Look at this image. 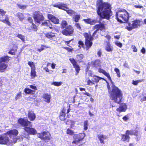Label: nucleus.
Listing matches in <instances>:
<instances>
[{
    "mask_svg": "<svg viewBox=\"0 0 146 146\" xmlns=\"http://www.w3.org/2000/svg\"><path fill=\"white\" fill-rule=\"evenodd\" d=\"M98 14L102 18L109 19L112 14L111 11V5L107 3L103 2L102 0H99L97 3Z\"/></svg>",
    "mask_w": 146,
    "mask_h": 146,
    "instance_id": "1",
    "label": "nucleus"
},
{
    "mask_svg": "<svg viewBox=\"0 0 146 146\" xmlns=\"http://www.w3.org/2000/svg\"><path fill=\"white\" fill-rule=\"evenodd\" d=\"M98 72L103 74L108 78L112 84V90L110 91V87L109 84L107 85V88L109 90V93L111 95L113 100H115L117 98H119V100H121V98L122 96L121 91L117 88L113 84L109 74L106 72L105 70L101 68L98 69Z\"/></svg>",
    "mask_w": 146,
    "mask_h": 146,
    "instance_id": "2",
    "label": "nucleus"
},
{
    "mask_svg": "<svg viewBox=\"0 0 146 146\" xmlns=\"http://www.w3.org/2000/svg\"><path fill=\"white\" fill-rule=\"evenodd\" d=\"M18 122L22 126L24 127V129L28 133L27 135L25 134V132L23 133V136L24 137L28 138L29 134L34 135L36 133V130L35 129L31 127L32 125L31 123L29 121L20 118L18 120Z\"/></svg>",
    "mask_w": 146,
    "mask_h": 146,
    "instance_id": "3",
    "label": "nucleus"
},
{
    "mask_svg": "<svg viewBox=\"0 0 146 146\" xmlns=\"http://www.w3.org/2000/svg\"><path fill=\"white\" fill-rule=\"evenodd\" d=\"M116 17L117 21L120 23L127 22L129 17L128 12L124 9L118 11L116 13Z\"/></svg>",
    "mask_w": 146,
    "mask_h": 146,
    "instance_id": "4",
    "label": "nucleus"
},
{
    "mask_svg": "<svg viewBox=\"0 0 146 146\" xmlns=\"http://www.w3.org/2000/svg\"><path fill=\"white\" fill-rule=\"evenodd\" d=\"M6 13L3 9H0V21L10 26L11 23L9 21V15H5Z\"/></svg>",
    "mask_w": 146,
    "mask_h": 146,
    "instance_id": "5",
    "label": "nucleus"
},
{
    "mask_svg": "<svg viewBox=\"0 0 146 146\" xmlns=\"http://www.w3.org/2000/svg\"><path fill=\"white\" fill-rule=\"evenodd\" d=\"M10 57L5 56L0 57V71H3L5 69L7 65L5 62H7L10 60Z\"/></svg>",
    "mask_w": 146,
    "mask_h": 146,
    "instance_id": "6",
    "label": "nucleus"
},
{
    "mask_svg": "<svg viewBox=\"0 0 146 146\" xmlns=\"http://www.w3.org/2000/svg\"><path fill=\"white\" fill-rule=\"evenodd\" d=\"M83 35L85 38V44L86 46V49L87 50L92 44V42L91 41L93 40V38L91 35L86 33H84Z\"/></svg>",
    "mask_w": 146,
    "mask_h": 146,
    "instance_id": "7",
    "label": "nucleus"
},
{
    "mask_svg": "<svg viewBox=\"0 0 146 146\" xmlns=\"http://www.w3.org/2000/svg\"><path fill=\"white\" fill-rule=\"evenodd\" d=\"M37 136L46 142H48L51 138L50 134L47 131H44L41 133H38L37 134Z\"/></svg>",
    "mask_w": 146,
    "mask_h": 146,
    "instance_id": "8",
    "label": "nucleus"
},
{
    "mask_svg": "<svg viewBox=\"0 0 146 146\" xmlns=\"http://www.w3.org/2000/svg\"><path fill=\"white\" fill-rule=\"evenodd\" d=\"M53 6L66 11L67 13L71 16H72L73 13V11L72 10L68 9V8L67 7L66 5L62 3H57L53 5Z\"/></svg>",
    "mask_w": 146,
    "mask_h": 146,
    "instance_id": "9",
    "label": "nucleus"
},
{
    "mask_svg": "<svg viewBox=\"0 0 146 146\" xmlns=\"http://www.w3.org/2000/svg\"><path fill=\"white\" fill-rule=\"evenodd\" d=\"M85 136L84 133L74 135V143L76 144L82 141Z\"/></svg>",
    "mask_w": 146,
    "mask_h": 146,
    "instance_id": "10",
    "label": "nucleus"
},
{
    "mask_svg": "<svg viewBox=\"0 0 146 146\" xmlns=\"http://www.w3.org/2000/svg\"><path fill=\"white\" fill-rule=\"evenodd\" d=\"M33 17L35 21L38 23H40L44 19L42 14L39 11L35 13Z\"/></svg>",
    "mask_w": 146,
    "mask_h": 146,
    "instance_id": "11",
    "label": "nucleus"
},
{
    "mask_svg": "<svg viewBox=\"0 0 146 146\" xmlns=\"http://www.w3.org/2000/svg\"><path fill=\"white\" fill-rule=\"evenodd\" d=\"M66 110H67V113H68L70 111V110L68 108V106L66 108L65 107L64 108L60 113L59 117L60 119L61 120L63 121L65 119V117Z\"/></svg>",
    "mask_w": 146,
    "mask_h": 146,
    "instance_id": "12",
    "label": "nucleus"
},
{
    "mask_svg": "<svg viewBox=\"0 0 146 146\" xmlns=\"http://www.w3.org/2000/svg\"><path fill=\"white\" fill-rule=\"evenodd\" d=\"M9 142V137L5 135H0V144L5 145Z\"/></svg>",
    "mask_w": 146,
    "mask_h": 146,
    "instance_id": "13",
    "label": "nucleus"
},
{
    "mask_svg": "<svg viewBox=\"0 0 146 146\" xmlns=\"http://www.w3.org/2000/svg\"><path fill=\"white\" fill-rule=\"evenodd\" d=\"M18 133V131L16 129H14L8 131L6 135H9L11 138H14V137H16Z\"/></svg>",
    "mask_w": 146,
    "mask_h": 146,
    "instance_id": "14",
    "label": "nucleus"
},
{
    "mask_svg": "<svg viewBox=\"0 0 146 146\" xmlns=\"http://www.w3.org/2000/svg\"><path fill=\"white\" fill-rule=\"evenodd\" d=\"M127 109V106L124 103L120 104L119 107L116 109V110L119 113L125 112Z\"/></svg>",
    "mask_w": 146,
    "mask_h": 146,
    "instance_id": "15",
    "label": "nucleus"
},
{
    "mask_svg": "<svg viewBox=\"0 0 146 146\" xmlns=\"http://www.w3.org/2000/svg\"><path fill=\"white\" fill-rule=\"evenodd\" d=\"M45 36L50 40H55L56 37L55 34L51 32L44 33Z\"/></svg>",
    "mask_w": 146,
    "mask_h": 146,
    "instance_id": "16",
    "label": "nucleus"
},
{
    "mask_svg": "<svg viewBox=\"0 0 146 146\" xmlns=\"http://www.w3.org/2000/svg\"><path fill=\"white\" fill-rule=\"evenodd\" d=\"M86 74H88L90 76H91L93 78V80H94V82H96V83L98 82L100 80L102 79V78L99 77L94 76H92V72L90 70H88L86 71Z\"/></svg>",
    "mask_w": 146,
    "mask_h": 146,
    "instance_id": "17",
    "label": "nucleus"
},
{
    "mask_svg": "<svg viewBox=\"0 0 146 146\" xmlns=\"http://www.w3.org/2000/svg\"><path fill=\"white\" fill-rule=\"evenodd\" d=\"M47 17L48 19L54 23L56 24L59 23V20L52 15L49 14L48 15Z\"/></svg>",
    "mask_w": 146,
    "mask_h": 146,
    "instance_id": "18",
    "label": "nucleus"
},
{
    "mask_svg": "<svg viewBox=\"0 0 146 146\" xmlns=\"http://www.w3.org/2000/svg\"><path fill=\"white\" fill-rule=\"evenodd\" d=\"M104 25L102 24H100L99 25H97L95 26L94 27V29H97V30L96 31H95L94 33H93V36L96 34V31L98 30L99 29H100L101 30H102L104 29Z\"/></svg>",
    "mask_w": 146,
    "mask_h": 146,
    "instance_id": "19",
    "label": "nucleus"
},
{
    "mask_svg": "<svg viewBox=\"0 0 146 146\" xmlns=\"http://www.w3.org/2000/svg\"><path fill=\"white\" fill-rule=\"evenodd\" d=\"M28 117L30 120L33 121L35 119L36 115L33 112L31 111L29 112Z\"/></svg>",
    "mask_w": 146,
    "mask_h": 146,
    "instance_id": "20",
    "label": "nucleus"
},
{
    "mask_svg": "<svg viewBox=\"0 0 146 146\" xmlns=\"http://www.w3.org/2000/svg\"><path fill=\"white\" fill-rule=\"evenodd\" d=\"M74 68L76 71L75 74L77 75L80 70V68L79 66L76 64L75 61L74 59Z\"/></svg>",
    "mask_w": 146,
    "mask_h": 146,
    "instance_id": "21",
    "label": "nucleus"
},
{
    "mask_svg": "<svg viewBox=\"0 0 146 146\" xmlns=\"http://www.w3.org/2000/svg\"><path fill=\"white\" fill-rule=\"evenodd\" d=\"M98 138L100 141V142L102 143H104V141L107 139V136L102 135H99L98 136Z\"/></svg>",
    "mask_w": 146,
    "mask_h": 146,
    "instance_id": "22",
    "label": "nucleus"
},
{
    "mask_svg": "<svg viewBox=\"0 0 146 146\" xmlns=\"http://www.w3.org/2000/svg\"><path fill=\"white\" fill-rule=\"evenodd\" d=\"M107 43V44L105 47L106 50L108 52L112 51L113 49V46L110 44L109 42H108Z\"/></svg>",
    "mask_w": 146,
    "mask_h": 146,
    "instance_id": "23",
    "label": "nucleus"
},
{
    "mask_svg": "<svg viewBox=\"0 0 146 146\" xmlns=\"http://www.w3.org/2000/svg\"><path fill=\"white\" fill-rule=\"evenodd\" d=\"M41 25L44 26L48 27L50 29H52L53 28L52 27V25L50 24V21L48 20L44 21L41 24Z\"/></svg>",
    "mask_w": 146,
    "mask_h": 146,
    "instance_id": "24",
    "label": "nucleus"
},
{
    "mask_svg": "<svg viewBox=\"0 0 146 146\" xmlns=\"http://www.w3.org/2000/svg\"><path fill=\"white\" fill-rule=\"evenodd\" d=\"M84 21L85 22L88 23L90 24L91 25H93L94 23L96 22V20L90 19H84Z\"/></svg>",
    "mask_w": 146,
    "mask_h": 146,
    "instance_id": "25",
    "label": "nucleus"
},
{
    "mask_svg": "<svg viewBox=\"0 0 146 146\" xmlns=\"http://www.w3.org/2000/svg\"><path fill=\"white\" fill-rule=\"evenodd\" d=\"M24 92L26 94H34L35 93L34 90H32L29 88H25L24 90Z\"/></svg>",
    "mask_w": 146,
    "mask_h": 146,
    "instance_id": "26",
    "label": "nucleus"
},
{
    "mask_svg": "<svg viewBox=\"0 0 146 146\" xmlns=\"http://www.w3.org/2000/svg\"><path fill=\"white\" fill-rule=\"evenodd\" d=\"M121 136V140L122 141L129 142L130 137L127 134H126V135H122Z\"/></svg>",
    "mask_w": 146,
    "mask_h": 146,
    "instance_id": "27",
    "label": "nucleus"
},
{
    "mask_svg": "<svg viewBox=\"0 0 146 146\" xmlns=\"http://www.w3.org/2000/svg\"><path fill=\"white\" fill-rule=\"evenodd\" d=\"M125 28L129 31H131L133 29L135 28V26L134 25L133 23L131 24L129 23L128 26H126Z\"/></svg>",
    "mask_w": 146,
    "mask_h": 146,
    "instance_id": "28",
    "label": "nucleus"
},
{
    "mask_svg": "<svg viewBox=\"0 0 146 146\" xmlns=\"http://www.w3.org/2000/svg\"><path fill=\"white\" fill-rule=\"evenodd\" d=\"M92 63L94 64V66L96 67L100 66H101V62L100 60H96L95 62H93Z\"/></svg>",
    "mask_w": 146,
    "mask_h": 146,
    "instance_id": "29",
    "label": "nucleus"
},
{
    "mask_svg": "<svg viewBox=\"0 0 146 146\" xmlns=\"http://www.w3.org/2000/svg\"><path fill=\"white\" fill-rule=\"evenodd\" d=\"M43 98L47 100H50L51 96L48 93H45L43 94Z\"/></svg>",
    "mask_w": 146,
    "mask_h": 146,
    "instance_id": "30",
    "label": "nucleus"
},
{
    "mask_svg": "<svg viewBox=\"0 0 146 146\" xmlns=\"http://www.w3.org/2000/svg\"><path fill=\"white\" fill-rule=\"evenodd\" d=\"M140 21L139 20H135L133 22V24L135 26V28L140 26Z\"/></svg>",
    "mask_w": 146,
    "mask_h": 146,
    "instance_id": "31",
    "label": "nucleus"
},
{
    "mask_svg": "<svg viewBox=\"0 0 146 146\" xmlns=\"http://www.w3.org/2000/svg\"><path fill=\"white\" fill-rule=\"evenodd\" d=\"M62 84V82H51V85H53L54 86H61Z\"/></svg>",
    "mask_w": 146,
    "mask_h": 146,
    "instance_id": "32",
    "label": "nucleus"
},
{
    "mask_svg": "<svg viewBox=\"0 0 146 146\" xmlns=\"http://www.w3.org/2000/svg\"><path fill=\"white\" fill-rule=\"evenodd\" d=\"M86 81L87 82V84L88 85L92 86L94 84V80L92 79V80H90L89 78L86 79Z\"/></svg>",
    "mask_w": 146,
    "mask_h": 146,
    "instance_id": "33",
    "label": "nucleus"
},
{
    "mask_svg": "<svg viewBox=\"0 0 146 146\" xmlns=\"http://www.w3.org/2000/svg\"><path fill=\"white\" fill-rule=\"evenodd\" d=\"M17 16L19 19L20 21H22L24 19V17L22 13H18L17 14Z\"/></svg>",
    "mask_w": 146,
    "mask_h": 146,
    "instance_id": "34",
    "label": "nucleus"
},
{
    "mask_svg": "<svg viewBox=\"0 0 146 146\" xmlns=\"http://www.w3.org/2000/svg\"><path fill=\"white\" fill-rule=\"evenodd\" d=\"M62 33L65 35H70L72 33L71 32L67 30V29H64L62 31Z\"/></svg>",
    "mask_w": 146,
    "mask_h": 146,
    "instance_id": "35",
    "label": "nucleus"
},
{
    "mask_svg": "<svg viewBox=\"0 0 146 146\" xmlns=\"http://www.w3.org/2000/svg\"><path fill=\"white\" fill-rule=\"evenodd\" d=\"M143 81L144 80L143 79L139 80L136 81L133 80L132 84L134 85H137L139 83L142 82H143Z\"/></svg>",
    "mask_w": 146,
    "mask_h": 146,
    "instance_id": "36",
    "label": "nucleus"
},
{
    "mask_svg": "<svg viewBox=\"0 0 146 146\" xmlns=\"http://www.w3.org/2000/svg\"><path fill=\"white\" fill-rule=\"evenodd\" d=\"M31 76L32 78H34L36 76V72L35 70H31Z\"/></svg>",
    "mask_w": 146,
    "mask_h": 146,
    "instance_id": "37",
    "label": "nucleus"
},
{
    "mask_svg": "<svg viewBox=\"0 0 146 146\" xmlns=\"http://www.w3.org/2000/svg\"><path fill=\"white\" fill-rule=\"evenodd\" d=\"M28 64L30 66L31 70H35V65L33 62H28Z\"/></svg>",
    "mask_w": 146,
    "mask_h": 146,
    "instance_id": "38",
    "label": "nucleus"
},
{
    "mask_svg": "<svg viewBox=\"0 0 146 146\" xmlns=\"http://www.w3.org/2000/svg\"><path fill=\"white\" fill-rule=\"evenodd\" d=\"M88 121L87 120L85 121L84 122V129L86 130L88 129Z\"/></svg>",
    "mask_w": 146,
    "mask_h": 146,
    "instance_id": "39",
    "label": "nucleus"
},
{
    "mask_svg": "<svg viewBox=\"0 0 146 146\" xmlns=\"http://www.w3.org/2000/svg\"><path fill=\"white\" fill-rule=\"evenodd\" d=\"M74 14L75 15V17H74V21L76 22H77L80 19V16L79 15H76L75 13H74Z\"/></svg>",
    "mask_w": 146,
    "mask_h": 146,
    "instance_id": "40",
    "label": "nucleus"
},
{
    "mask_svg": "<svg viewBox=\"0 0 146 146\" xmlns=\"http://www.w3.org/2000/svg\"><path fill=\"white\" fill-rule=\"evenodd\" d=\"M31 28L30 30H31L33 31H37V29L36 26L33 23L31 24Z\"/></svg>",
    "mask_w": 146,
    "mask_h": 146,
    "instance_id": "41",
    "label": "nucleus"
},
{
    "mask_svg": "<svg viewBox=\"0 0 146 146\" xmlns=\"http://www.w3.org/2000/svg\"><path fill=\"white\" fill-rule=\"evenodd\" d=\"M41 47L40 48H39L37 49V50L39 52H40L41 51H42L44 49V47H46L48 48L49 47L46 46V45H41Z\"/></svg>",
    "mask_w": 146,
    "mask_h": 146,
    "instance_id": "42",
    "label": "nucleus"
},
{
    "mask_svg": "<svg viewBox=\"0 0 146 146\" xmlns=\"http://www.w3.org/2000/svg\"><path fill=\"white\" fill-rule=\"evenodd\" d=\"M76 58L78 60L80 61L83 59V55L82 54H80L76 56Z\"/></svg>",
    "mask_w": 146,
    "mask_h": 146,
    "instance_id": "43",
    "label": "nucleus"
},
{
    "mask_svg": "<svg viewBox=\"0 0 146 146\" xmlns=\"http://www.w3.org/2000/svg\"><path fill=\"white\" fill-rule=\"evenodd\" d=\"M114 70L116 72L117 76L119 78L120 77V74L119 69L117 68H115Z\"/></svg>",
    "mask_w": 146,
    "mask_h": 146,
    "instance_id": "44",
    "label": "nucleus"
},
{
    "mask_svg": "<svg viewBox=\"0 0 146 146\" xmlns=\"http://www.w3.org/2000/svg\"><path fill=\"white\" fill-rule=\"evenodd\" d=\"M17 5L19 8L23 9H25L27 6L26 5H21V4H17Z\"/></svg>",
    "mask_w": 146,
    "mask_h": 146,
    "instance_id": "45",
    "label": "nucleus"
},
{
    "mask_svg": "<svg viewBox=\"0 0 146 146\" xmlns=\"http://www.w3.org/2000/svg\"><path fill=\"white\" fill-rule=\"evenodd\" d=\"M17 36L19 38H20L23 41H24L25 37L24 36H23L21 34H19L17 35Z\"/></svg>",
    "mask_w": 146,
    "mask_h": 146,
    "instance_id": "46",
    "label": "nucleus"
},
{
    "mask_svg": "<svg viewBox=\"0 0 146 146\" xmlns=\"http://www.w3.org/2000/svg\"><path fill=\"white\" fill-rule=\"evenodd\" d=\"M67 25V23L66 21H63L62 22L61 25L63 28H66V26Z\"/></svg>",
    "mask_w": 146,
    "mask_h": 146,
    "instance_id": "47",
    "label": "nucleus"
},
{
    "mask_svg": "<svg viewBox=\"0 0 146 146\" xmlns=\"http://www.w3.org/2000/svg\"><path fill=\"white\" fill-rule=\"evenodd\" d=\"M56 65V64L54 63L51 64L50 63H48L47 65V67H48V66H51V67L52 68V69H54L55 68Z\"/></svg>",
    "mask_w": 146,
    "mask_h": 146,
    "instance_id": "48",
    "label": "nucleus"
},
{
    "mask_svg": "<svg viewBox=\"0 0 146 146\" xmlns=\"http://www.w3.org/2000/svg\"><path fill=\"white\" fill-rule=\"evenodd\" d=\"M66 133L68 134L72 135L73 134V131L70 129H67Z\"/></svg>",
    "mask_w": 146,
    "mask_h": 146,
    "instance_id": "49",
    "label": "nucleus"
},
{
    "mask_svg": "<svg viewBox=\"0 0 146 146\" xmlns=\"http://www.w3.org/2000/svg\"><path fill=\"white\" fill-rule=\"evenodd\" d=\"M126 134H127L128 135H134V131H133L127 130L126 131Z\"/></svg>",
    "mask_w": 146,
    "mask_h": 146,
    "instance_id": "50",
    "label": "nucleus"
},
{
    "mask_svg": "<svg viewBox=\"0 0 146 146\" xmlns=\"http://www.w3.org/2000/svg\"><path fill=\"white\" fill-rule=\"evenodd\" d=\"M131 48L133 49V52H137V50L135 46L134 45H132L131 47Z\"/></svg>",
    "mask_w": 146,
    "mask_h": 146,
    "instance_id": "51",
    "label": "nucleus"
},
{
    "mask_svg": "<svg viewBox=\"0 0 146 146\" xmlns=\"http://www.w3.org/2000/svg\"><path fill=\"white\" fill-rule=\"evenodd\" d=\"M21 92H19L18 94L16 96V100L19 99V98H21Z\"/></svg>",
    "mask_w": 146,
    "mask_h": 146,
    "instance_id": "52",
    "label": "nucleus"
},
{
    "mask_svg": "<svg viewBox=\"0 0 146 146\" xmlns=\"http://www.w3.org/2000/svg\"><path fill=\"white\" fill-rule=\"evenodd\" d=\"M115 44L117 46H118L120 47H121L122 46V44L119 42L116 41L115 42Z\"/></svg>",
    "mask_w": 146,
    "mask_h": 146,
    "instance_id": "53",
    "label": "nucleus"
},
{
    "mask_svg": "<svg viewBox=\"0 0 146 146\" xmlns=\"http://www.w3.org/2000/svg\"><path fill=\"white\" fill-rule=\"evenodd\" d=\"M78 44L79 45H78V46L79 47V48H80L81 46H82L84 44L82 41H79L78 42Z\"/></svg>",
    "mask_w": 146,
    "mask_h": 146,
    "instance_id": "54",
    "label": "nucleus"
},
{
    "mask_svg": "<svg viewBox=\"0 0 146 146\" xmlns=\"http://www.w3.org/2000/svg\"><path fill=\"white\" fill-rule=\"evenodd\" d=\"M30 87L33 89L34 90H37V88L36 86H33V85H30Z\"/></svg>",
    "mask_w": 146,
    "mask_h": 146,
    "instance_id": "55",
    "label": "nucleus"
},
{
    "mask_svg": "<svg viewBox=\"0 0 146 146\" xmlns=\"http://www.w3.org/2000/svg\"><path fill=\"white\" fill-rule=\"evenodd\" d=\"M9 53L12 55H14L15 54V52L14 51H13V49L10 50L9 52Z\"/></svg>",
    "mask_w": 146,
    "mask_h": 146,
    "instance_id": "56",
    "label": "nucleus"
},
{
    "mask_svg": "<svg viewBox=\"0 0 146 146\" xmlns=\"http://www.w3.org/2000/svg\"><path fill=\"white\" fill-rule=\"evenodd\" d=\"M71 42H72V40L70 41H69L67 42H66V43H67V44H68V45L70 47H72V44H70V43H71Z\"/></svg>",
    "mask_w": 146,
    "mask_h": 146,
    "instance_id": "57",
    "label": "nucleus"
},
{
    "mask_svg": "<svg viewBox=\"0 0 146 146\" xmlns=\"http://www.w3.org/2000/svg\"><path fill=\"white\" fill-rule=\"evenodd\" d=\"M141 52L143 54H145L146 52L145 49L144 47H143L142 48L141 50Z\"/></svg>",
    "mask_w": 146,
    "mask_h": 146,
    "instance_id": "58",
    "label": "nucleus"
},
{
    "mask_svg": "<svg viewBox=\"0 0 146 146\" xmlns=\"http://www.w3.org/2000/svg\"><path fill=\"white\" fill-rule=\"evenodd\" d=\"M123 120L126 121L128 119V116L127 115H125L123 117Z\"/></svg>",
    "mask_w": 146,
    "mask_h": 146,
    "instance_id": "59",
    "label": "nucleus"
},
{
    "mask_svg": "<svg viewBox=\"0 0 146 146\" xmlns=\"http://www.w3.org/2000/svg\"><path fill=\"white\" fill-rule=\"evenodd\" d=\"M75 26L77 29H80V27L79 23H76L75 25Z\"/></svg>",
    "mask_w": 146,
    "mask_h": 146,
    "instance_id": "60",
    "label": "nucleus"
},
{
    "mask_svg": "<svg viewBox=\"0 0 146 146\" xmlns=\"http://www.w3.org/2000/svg\"><path fill=\"white\" fill-rule=\"evenodd\" d=\"M123 66L126 68H129V66L127 64L126 62H125L123 64Z\"/></svg>",
    "mask_w": 146,
    "mask_h": 146,
    "instance_id": "61",
    "label": "nucleus"
},
{
    "mask_svg": "<svg viewBox=\"0 0 146 146\" xmlns=\"http://www.w3.org/2000/svg\"><path fill=\"white\" fill-rule=\"evenodd\" d=\"M83 93L84 94L86 95L87 96H89V97H90L91 96V95L88 93L86 92L85 91V92H83Z\"/></svg>",
    "mask_w": 146,
    "mask_h": 146,
    "instance_id": "62",
    "label": "nucleus"
},
{
    "mask_svg": "<svg viewBox=\"0 0 146 146\" xmlns=\"http://www.w3.org/2000/svg\"><path fill=\"white\" fill-rule=\"evenodd\" d=\"M105 37L107 39L109 40L111 38V36L109 35H106Z\"/></svg>",
    "mask_w": 146,
    "mask_h": 146,
    "instance_id": "63",
    "label": "nucleus"
},
{
    "mask_svg": "<svg viewBox=\"0 0 146 146\" xmlns=\"http://www.w3.org/2000/svg\"><path fill=\"white\" fill-rule=\"evenodd\" d=\"M134 7L136 8L141 9L143 8V7L140 5H135Z\"/></svg>",
    "mask_w": 146,
    "mask_h": 146,
    "instance_id": "64",
    "label": "nucleus"
}]
</instances>
